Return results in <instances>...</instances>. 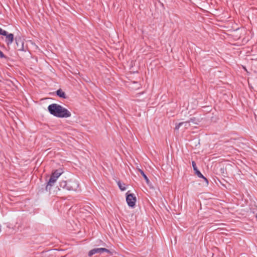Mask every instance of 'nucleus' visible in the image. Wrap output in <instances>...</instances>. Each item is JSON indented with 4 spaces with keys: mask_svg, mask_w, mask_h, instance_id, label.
<instances>
[{
    "mask_svg": "<svg viewBox=\"0 0 257 257\" xmlns=\"http://www.w3.org/2000/svg\"><path fill=\"white\" fill-rule=\"evenodd\" d=\"M8 35H9V34H8V33H7V34L6 35H4V36H6V38H8Z\"/></svg>",
    "mask_w": 257,
    "mask_h": 257,
    "instance_id": "19",
    "label": "nucleus"
},
{
    "mask_svg": "<svg viewBox=\"0 0 257 257\" xmlns=\"http://www.w3.org/2000/svg\"><path fill=\"white\" fill-rule=\"evenodd\" d=\"M48 109L51 114L58 117H69L71 116L69 111L56 103L49 105Z\"/></svg>",
    "mask_w": 257,
    "mask_h": 257,
    "instance_id": "1",
    "label": "nucleus"
},
{
    "mask_svg": "<svg viewBox=\"0 0 257 257\" xmlns=\"http://www.w3.org/2000/svg\"><path fill=\"white\" fill-rule=\"evenodd\" d=\"M118 186L119 188V189L122 190L124 191L125 190V187L124 186V184H122L120 182H118L117 183Z\"/></svg>",
    "mask_w": 257,
    "mask_h": 257,
    "instance_id": "13",
    "label": "nucleus"
},
{
    "mask_svg": "<svg viewBox=\"0 0 257 257\" xmlns=\"http://www.w3.org/2000/svg\"><path fill=\"white\" fill-rule=\"evenodd\" d=\"M104 252L109 253L110 252L109 250L105 248H96L91 249L88 252V255L89 256H92V255L95 254V253H102Z\"/></svg>",
    "mask_w": 257,
    "mask_h": 257,
    "instance_id": "5",
    "label": "nucleus"
},
{
    "mask_svg": "<svg viewBox=\"0 0 257 257\" xmlns=\"http://www.w3.org/2000/svg\"><path fill=\"white\" fill-rule=\"evenodd\" d=\"M8 35H9V34H8V33H7V34L6 35H4V36H6V38H8Z\"/></svg>",
    "mask_w": 257,
    "mask_h": 257,
    "instance_id": "18",
    "label": "nucleus"
},
{
    "mask_svg": "<svg viewBox=\"0 0 257 257\" xmlns=\"http://www.w3.org/2000/svg\"><path fill=\"white\" fill-rule=\"evenodd\" d=\"M138 171H139V172H140L141 175L143 176V177L145 179L146 183L148 184L149 183V182H150V181H149L148 178L147 177V176L144 173V171L143 170H142L141 169H138Z\"/></svg>",
    "mask_w": 257,
    "mask_h": 257,
    "instance_id": "9",
    "label": "nucleus"
},
{
    "mask_svg": "<svg viewBox=\"0 0 257 257\" xmlns=\"http://www.w3.org/2000/svg\"><path fill=\"white\" fill-rule=\"evenodd\" d=\"M60 186L62 188L67 189V182L65 181H62L60 183Z\"/></svg>",
    "mask_w": 257,
    "mask_h": 257,
    "instance_id": "12",
    "label": "nucleus"
},
{
    "mask_svg": "<svg viewBox=\"0 0 257 257\" xmlns=\"http://www.w3.org/2000/svg\"><path fill=\"white\" fill-rule=\"evenodd\" d=\"M79 187L77 181L75 180H70L67 181V190L69 191H76Z\"/></svg>",
    "mask_w": 257,
    "mask_h": 257,
    "instance_id": "4",
    "label": "nucleus"
},
{
    "mask_svg": "<svg viewBox=\"0 0 257 257\" xmlns=\"http://www.w3.org/2000/svg\"><path fill=\"white\" fill-rule=\"evenodd\" d=\"M57 94L60 97L65 98V93L61 89H58L57 91Z\"/></svg>",
    "mask_w": 257,
    "mask_h": 257,
    "instance_id": "11",
    "label": "nucleus"
},
{
    "mask_svg": "<svg viewBox=\"0 0 257 257\" xmlns=\"http://www.w3.org/2000/svg\"><path fill=\"white\" fill-rule=\"evenodd\" d=\"M190 126V122H188V121H186L176 123L175 128L176 130H178L180 128H182V130H185L188 128Z\"/></svg>",
    "mask_w": 257,
    "mask_h": 257,
    "instance_id": "6",
    "label": "nucleus"
},
{
    "mask_svg": "<svg viewBox=\"0 0 257 257\" xmlns=\"http://www.w3.org/2000/svg\"><path fill=\"white\" fill-rule=\"evenodd\" d=\"M5 57L4 54L2 51H0V57L1 58H4Z\"/></svg>",
    "mask_w": 257,
    "mask_h": 257,
    "instance_id": "15",
    "label": "nucleus"
},
{
    "mask_svg": "<svg viewBox=\"0 0 257 257\" xmlns=\"http://www.w3.org/2000/svg\"><path fill=\"white\" fill-rule=\"evenodd\" d=\"M19 50H23V44L22 45V46L19 48Z\"/></svg>",
    "mask_w": 257,
    "mask_h": 257,
    "instance_id": "17",
    "label": "nucleus"
},
{
    "mask_svg": "<svg viewBox=\"0 0 257 257\" xmlns=\"http://www.w3.org/2000/svg\"><path fill=\"white\" fill-rule=\"evenodd\" d=\"M61 170H57L55 171L51 175L50 178L46 187L47 191H50L51 187L54 185L59 177L62 174Z\"/></svg>",
    "mask_w": 257,
    "mask_h": 257,
    "instance_id": "2",
    "label": "nucleus"
},
{
    "mask_svg": "<svg viewBox=\"0 0 257 257\" xmlns=\"http://www.w3.org/2000/svg\"><path fill=\"white\" fill-rule=\"evenodd\" d=\"M1 231H2V226L0 224V232H1Z\"/></svg>",
    "mask_w": 257,
    "mask_h": 257,
    "instance_id": "21",
    "label": "nucleus"
},
{
    "mask_svg": "<svg viewBox=\"0 0 257 257\" xmlns=\"http://www.w3.org/2000/svg\"><path fill=\"white\" fill-rule=\"evenodd\" d=\"M192 167L193 168V170L195 171V174L199 178H203L204 181L206 182V184H208V182L207 179L200 173V172L197 169V167L196 166V164L194 161L192 162Z\"/></svg>",
    "mask_w": 257,
    "mask_h": 257,
    "instance_id": "7",
    "label": "nucleus"
},
{
    "mask_svg": "<svg viewBox=\"0 0 257 257\" xmlns=\"http://www.w3.org/2000/svg\"><path fill=\"white\" fill-rule=\"evenodd\" d=\"M14 40V35L13 34H9L8 37L6 38V41L8 45L12 43Z\"/></svg>",
    "mask_w": 257,
    "mask_h": 257,
    "instance_id": "8",
    "label": "nucleus"
},
{
    "mask_svg": "<svg viewBox=\"0 0 257 257\" xmlns=\"http://www.w3.org/2000/svg\"><path fill=\"white\" fill-rule=\"evenodd\" d=\"M126 200L130 207H134L136 202V197L134 194L126 193Z\"/></svg>",
    "mask_w": 257,
    "mask_h": 257,
    "instance_id": "3",
    "label": "nucleus"
},
{
    "mask_svg": "<svg viewBox=\"0 0 257 257\" xmlns=\"http://www.w3.org/2000/svg\"><path fill=\"white\" fill-rule=\"evenodd\" d=\"M16 42L18 46L19 42H21V40H18L17 39H16Z\"/></svg>",
    "mask_w": 257,
    "mask_h": 257,
    "instance_id": "16",
    "label": "nucleus"
},
{
    "mask_svg": "<svg viewBox=\"0 0 257 257\" xmlns=\"http://www.w3.org/2000/svg\"><path fill=\"white\" fill-rule=\"evenodd\" d=\"M8 35H9V34H8V33H7V34L6 35H4V36H6V38H8Z\"/></svg>",
    "mask_w": 257,
    "mask_h": 257,
    "instance_id": "20",
    "label": "nucleus"
},
{
    "mask_svg": "<svg viewBox=\"0 0 257 257\" xmlns=\"http://www.w3.org/2000/svg\"><path fill=\"white\" fill-rule=\"evenodd\" d=\"M255 218H256V219L257 220V214L255 215Z\"/></svg>",
    "mask_w": 257,
    "mask_h": 257,
    "instance_id": "22",
    "label": "nucleus"
},
{
    "mask_svg": "<svg viewBox=\"0 0 257 257\" xmlns=\"http://www.w3.org/2000/svg\"><path fill=\"white\" fill-rule=\"evenodd\" d=\"M188 121V122H190L191 126L193 124H198V123L199 122L198 120L195 117L191 118Z\"/></svg>",
    "mask_w": 257,
    "mask_h": 257,
    "instance_id": "10",
    "label": "nucleus"
},
{
    "mask_svg": "<svg viewBox=\"0 0 257 257\" xmlns=\"http://www.w3.org/2000/svg\"><path fill=\"white\" fill-rule=\"evenodd\" d=\"M7 31L2 29V28H0V35L4 36L7 34Z\"/></svg>",
    "mask_w": 257,
    "mask_h": 257,
    "instance_id": "14",
    "label": "nucleus"
}]
</instances>
